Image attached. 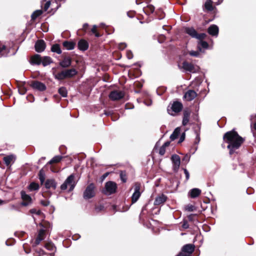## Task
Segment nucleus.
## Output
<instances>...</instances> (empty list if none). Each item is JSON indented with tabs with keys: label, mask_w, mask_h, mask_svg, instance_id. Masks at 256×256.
Segmentation results:
<instances>
[{
	"label": "nucleus",
	"mask_w": 256,
	"mask_h": 256,
	"mask_svg": "<svg viewBox=\"0 0 256 256\" xmlns=\"http://www.w3.org/2000/svg\"><path fill=\"white\" fill-rule=\"evenodd\" d=\"M224 140L228 144L227 148L230 150V154L238 149L244 141V139L234 130L226 132L224 136Z\"/></svg>",
	"instance_id": "nucleus-1"
},
{
	"label": "nucleus",
	"mask_w": 256,
	"mask_h": 256,
	"mask_svg": "<svg viewBox=\"0 0 256 256\" xmlns=\"http://www.w3.org/2000/svg\"><path fill=\"white\" fill-rule=\"evenodd\" d=\"M74 176L73 174L70 175L65 180V182L62 184L60 188L62 190H65L68 188H69V191H71L73 190L75 186V182L74 181Z\"/></svg>",
	"instance_id": "nucleus-2"
},
{
	"label": "nucleus",
	"mask_w": 256,
	"mask_h": 256,
	"mask_svg": "<svg viewBox=\"0 0 256 256\" xmlns=\"http://www.w3.org/2000/svg\"><path fill=\"white\" fill-rule=\"evenodd\" d=\"M116 188L117 185L116 183L114 182L109 181L106 183L105 188L103 190V192L106 195H110L116 192Z\"/></svg>",
	"instance_id": "nucleus-3"
},
{
	"label": "nucleus",
	"mask_w": 256,
	"mask_h": 256,
	"mask_svg": "<svg viewBox=\"0 0 256 256\" xmlns=\"http://www.w3.org/2000/svg\"><path fill=\"white\" fill-rule=\"evenodd\" d=\"M182 108V104L180 102H175L172 104L170 108H168V112L171 116H174L176 114L180 112Z\"/></svg>",
	"instance_id": "nucleus-4"
},
{
	"label": "nucleus",
	"mask_w": 256,
	"mask_h": 256,
	"mask_svg": "<svg viewBox=\"0 0 256 256\" xmlns=\"http://www.w3.org/2000/svg\"><path fill=\"white\" fill-rule=\"evenodd\" d=\"M194 250L192 244H186L183 246L182 252L177 256H191Z\"/></svg>",
	"instance_id": "nucleus-5"
},
{
	"label": "nucleus",
	"mask_w": 256,
	"mask_h": 256,
	"mask_svg": "<svg viewBox=\"0 0 256 256\" xmlns=\"http://www.w3.org/2000/svg\"><path fill=\"white\" fill-rule=\"evenodd\" d=\"M94 189V184H90L88 185L84 192V198L85 199H90L94 197L95 195Z\"/></svg>",
	"instance_id": "nucleus-6"
},
{
	"label": "nucleus",
	"mask_w": 256,
	"mask_h": 256,
	"mask_svg": "<svg viewBox=\"0 0 256 256\" xmlns=\"http://www.w3.org/2000/svg\"><path fill=\"white\" fill-rule=\"evenodd\" d=\"M140 184L138 183H136L134 185V191L132 196V203H135L139 198L140 196Z\"/></svg>",
	"instance_id": "nucleus-7"
},
{
	"label": "nucleus",
	"mask_w": 256,
	"mask_h": 256,
	"mask_svg": "<svg viewBox=\"0 0 256 256\" xmlns=\"http://www.w3.org/2000/svg\"><path fill=\"white\" fill-rule=\"evenodd\" d=\"M124 95L122 91L114 90L110 94L109 98L112 100H117L123 98Z\"/></svg>",
	"instance_id": "nucleus-8"
},
{
	"label": "nucleus",
	"mask_w": 256,
	"mask_h": 256,
	"mask_svg": "<svg viewBox=\"0 0 256 256\" xmlns=\"http://www.w3.org/2000/svg\"><path fill=\"white\" fill-rule=\"evenodd\" d=\"M182 68L190 72H196L199 70V68L197 66L190 64L188 62H184L182 64Z\"/></svg>",
	"instance_id": "nucleus-9"
},
{
	"label": "nucleus",
	"mask_w": 256,
	"mask_h": 256,
	"mask_svg": "<svg viewBox=\"0 0 256 256\" xmlns=\"http://www.w3.org/2000/svg\"><path fill=\"white\" fill-rule=\"evenodd\" d=\"M21 197L23 200L21 204L23 206H28L32 203V199L31 197L27 194L24 191L20 192Z\"/></svg>",
	"instance_id": "nucleus-10"
},
{
	"label": "nucleus",
	"mask_w": 256,
	"mask_h": 256,
	"mask_svg": "<svg viewBox=\"0 0 256 256\" xmlns=\"http://www.w3.org/2000/svg\"><path fill=\"white\" fill-rule=\"evenodd\" d=\"M171 160L173 164V169L176 172L178 170L180 164V157L177 154H173Z\"/></svg>",
	"instance_id": "nucleus-11"
},
{
	"label": "nucleus",
	"mask_w": 256,
	"mask_h": 256,
	"mask_svg": "<svg viewBox=\"0 0 256 256\" xmlns=\"http://www.w3.org/2000/svg\"><path fill=\"white\" fill-rule=\"evenodd\" d=\"M30 86L34 89L39 91H44L46 89V85L38 81L33 82Z\"/></svg>",
	"instance_id": "nucleus-12"
},
{
	"label": "nucleus",
	"mask_w": 256,
	"mask_h": 256,
	"mask_svg": "<svg viewBox=\"0 0 256 256\" xmlns=\"http://www.w3.org/2000/svg\"><path fill=\"white\" fill-rule=\"evenodd\" d=\"M46 48V44L43 40H38L35 44L36 50L38 52H43Z\"/></svg>",
	"instance_id": "nucleus-13"
},
{
	"label": "nucleus",
	"mask_w": 256,
	"mask_h": 256,
	"mask_svg": "<svg viewBox=\"0 0 256 256\" xmlns=\"http://www.w3.org/2000/svg\"><path fill=\"white\" fill-rule=\"evenodd\" d=\"M16 157L14 154H10L4 156L3 160L7 166H10L12 163H14L16 160Z\"/></svg>",
	"instance_id": "nucleus-14"
},
{
	"label": "nucleus",
	"mask_w": 256,
	"mask_h": 256,
	"mask_svg": "<svg viewBox=\"0 0 256 256\" xmlns=\"http://www.w3.org/2000/svg\"><path fill=\"white\" fill-rule=\"evenodd\" d=\"M197 96L196 92L194 90H188L187 91L184 95V98L188 101H191L193 100Z\"/></svg>",
	"instance_id": "nucleus-15"
},
{
	"label": "nucleus",
	"mask_w": 256,
	"mask_h": 256,
	"mask_svg": "<svg viewBox=\"0 0 256 256\" xmlns=\"http://www.w3.org/2000/svg\"><path fill=\"white\" fill-rule=\"evenodd\" d=\"M190 114L191 111L190 110L186 109L184 110L182 122V124L183 126H185L188 123Z\"/></svg>",
	"instance_id": "nucleus-16"
},
{
	"label": "nucleus",
	"mask_w": 256,
	"mask_h": 256,
	"mask_svg": "<svg viewBox=\"0 0 256 256\" xmlns=\"http://www.w3.org/2000/svg\"><path fill=\"white\" fill-rule=\"evenodd\" d=\"M78 46L80 50L85 51L88 48V44L84 40H80L78 44Z\"/></svg>",
	"instance_id": "nucleus-17"
},
{
	"label": "nucleus",
	"mask_w": 256,
	"mask_h": 256,
	"mask_svg": "<svg viewBox=\"0 0 256 256\" xmlns=\"http://www.w3.org/2000/svg\"><path fill=\"white\" fill-rule=\"evenodd\" d=\"M201 190L198 188L190 190L188 192L189 196L192 198L198 197L201 194Z\"/></svg>",
	"instance_id": "nucleus-18"
},
{
	"label": "nucleus",
	"mask_w": 256,
	"mask_h": 256,
	"mask_svg": "<svg viewBox=\"0 0 256 256\" xmlns=\"http://www.w3.org/2000/svg\"><path fill=\"white\" fill-rule=\"evenodd\" d=\"M208 32L212 36H217L218 33V28L216 25L210 26L208 28Z\"/></svg>",
	"instance_id": "nucleus-19"
},
{
	"label": "nucleus",
	"mask_w": 256,
	"mask_h": 256,
	"mask_svg": "<svg viewBox=\"0 0 256 256\" xmlns=\"http://www.w3.org/2000/svg\"><path fill=\"white\" fill-rule=\"evenodd\" d=\"M166 200V197L164 195L162 194L160 196H157L154 202V205H160V204H162L164 203Z\"/></svg>",
	"instance_id": "nucleus-20"
},
{
	"label": "nucleus",
	"mask_w": 256,
	"mask_h": 256,
	"mask_svg": "<svg viewBox=\"0 0 256 256\" xmlns=\"http://www.w3.org/2000/svg\"><path fill=\"white\" fill-rule=\"evenodd\" d=\"M45 186L46 188H52L54 190L56 187V184L54 180L52 179H48L46 180L45 183Z\"/></svg>",
	"instance_id": "nucleus-21"
},
{
	"label": "nucleus",
	"mask_w": 256,
	"mask_h": 256,
	"mask_svg": "<svg viewBox=\"0 0 256 256\" xmlns=\"http://www.w3.org/2000/svg\"><path fill=\"white\" fill-rule=\"evenodd\" d=\"M72 60L70 58L66 57L60 62V65L62 68H66L70 66Z\"/></svg>",
	"instance_id": "nucleus-22"
},
{
	"label": "nucleus",
	"mask_w": 256,
	"mask_h": 256,
	"mask_svg": "<svg viewBox=\"0 0 256 256\" xmlns=\"http://www.w3.org/2000/svg\"><path fill=\"white\" fill-rule=\"evenodd\" d=\"M62 44L67 50H72L74 49L76 44L73 42L64 41Z\"/></svg>",
	"instance_id": "nucleus-23"
},
{
	"label": "nucleus",
	"mask_w": 256,
	"mask_h": 256,
	"mask_svg": "<svg viewBox=\"0 0 256 256\" xmlns=\"http://www.w3.org/2000/svg\"><path fill=\"white\" fill-rule=\"evenodd\" d=\"M42 58L39 54H35L31 58V62L32 64H41Z\"/></svg>",
	"instance_id": "nucleus-24"
},
{
	"label": "nucleus",
	"mask_w": 256,
	"mask_h": 256,
	"mask_svg": "<svg viewBox=\"0 0 256 256\" xmlns=\"http://www.w3.org/2000/svg\"><path fill=\"white\" fill-rule=\"evenodd\" d=\"M185 32L186 34H188L192 38H196L197 36V32L196 30L192 28H185Z\"/></svg>",
	"instance_id": "nucleus-25"
},
{
	"label": "nucleus",
	"mask_w": 256,
	"mask_h": 256,
	"mask_svg": "<svg viewBox=\"0 0 256 256\" xmlns=\"http://www.w3.org/2000/svg\"><path fill=\"white\" fill-rule=\"evenodd\" d=\"M64 72L66 78L72 77L77 74V72L74 68L66 70Z\"/></svg>",
	"instance_id": "nucleus-26"
},
{
	"label": "nucleus",
	"mask_w": 256,
	"mask_h": 256,
	"mask_svg": "<svg viewBox=\"0 0 256 256\" xmlns=\"http://www.w3.org/2000/svg\"><path fill=\"white\" fill-rule=\"evenodd\" d=\"M180 128H176L172 134L170 136V138L172 140H174L176 139L178 135L180 134Z\"/></svg>",
	"instance_id": "nucleus-27"
},
{
	"label": "nucleus",
	"mask_w": 256,
	"mask_h": 256,
	"mask_svg": "<svg viewBox=\"0 0 256 256\" xmlns=\"http://www.w3.org/2000/svg\"><path fill=\"white\" fill-rule=\"evenodd\" d=\"M52 62V59L49 56H44L42 58L41 63L44 66H46Z\"/></svg>",
	"instance_id": "nucleus-28"
},
{
	"label": "nucleus",
	"mask_w": 256,
	"mask_h": 256,
	"mask_svg": "<svg viewBox=\"0 0 256 256\" xmlns=\"http://www.w3.org/2000/svg\"><path fill=\"white\" fill-rule=\"evenodd\" d=\"M208 46V44L207 42L200 40L198 44V48L200 52L202 51V48H207Z\"/></svg>",
	"instance_id": "nucleus-29"
},
{
	"label": "nucleus",
	"mask_w": 256,
	"mask_h": 256,
	"mask_svg": "<svg viewBox=\"0 0 256 256\" xmlns=\"http://www.w3.org/2000/svg\"><path fill=\"white\" fill-rule=\"evenodd\" d=\"M54 76L55 78L58 80H64L66 78L64 70L60 72H58V74H54Z\"/></svg>",
	"instance_id": "nucleus-30"
},
{
	"label": "nucleus",
	"mask_w": 256,
	"mask_h": 256,
	"mask_svg": "<svg viewBox=\"0 0 256 256\" xmlns=\"http://www.w3.org/2000/svg\"><path fill=\"white\" fill-rule=\"evenodd\" d=\"M39 188L38 184L33 182L28 186V188L30 191H33L38 190Z\"/></svg>",
	"instance_id": "nucleus-31"
},
{
	"label": "nucleus",
	"mask_w": 256,
	"mask_h": 256,
	"mask_svg": "<svg viewBox=\"0 0 256 256\" xmlns=\"http://www.w3.org/2000/svg\"><path fill=\"white\" fill-rule=\"evenodd\" d=\"M51 50L52 52H56L58 54H60L62 53V50H60V46L58 44L53 45L52 47Z\"/></svg>",
	"instance_id": "nucleus-32"
},
{
	"label": "nucleus",
	"mask_w": 256,
	"mask_h": 256,
	"mask_svg": "<svg viewBox=\"0 0 256 256\" xmlns=\"http://www.w3.org/2000/svg\"><path fill=\"white\" fill-rule=\"evenodd\" d=\"M62 156H54L50 161L48 162V164H52L54 163H57L62 160Z\"/></svg>",
	"instance_id": "nucleus-33"
},
{
	"label": "nucleus",
	"mask_w": 256,
	"mask_h": 256,
	"mask_svg": "<svg viewBox=\"0 0 256 256\" xmlns=\"http://www.w3.org/2000/svg\"><path fill=\"white\" fill-rule=\"evenodd\" d=\"M212 2L211 0H206L204 6L205 8L208 10L211 11L213 10Z\"/></svg>",
	"instance_id": "nucleus-34"
},
{
	"label": "nucleus",
	"mask_w": 256,
	"mask_h": 256,
	"mask_svg": "<svg viewBox=\"0 0 256 256\" xmlns=\"http://www.w3.org/2000/svg\"><path fill=\"white\" fill-rule=\"evenodd\" d=\"M58 92L63 97H66L67 96V90L64 87L60 88L58 90Z\"/></svg>",
	"instance_id": "nucleus-35"
},
{
	"label": "nucleus",
	"mask_w": 256,
	"mask_h": 256,
	"mask_svg": "<svg viewBox=\"0 0 256 256\" xmlns=\"http://www.w3.org/2000/svg\"><path fill=\"white\" fill-rule=\"evenodd\" d=\"M42 12L41 10H37L33 12L32 14V18L33 20L36 19L38 16H40L42 14Z\"/></svg>",
	"instance_id": "nucleus-36"
},
{
	"label": "nucleus",
	"mask_w": 256,
	"mask_h": 256,
	"mask_svg": "<svg viewBox=\"0 0 256 256\" xmlns=\"http://www.w3.org/2000/svg\"><path fill=\"white\" fill-rule=\"evenodd\" d=\"M39 178L42 184L45 180L44 172L42 169L40 170L39 172Z\"/></svg>",
	"instance_id": "nucleus-37"
},
{
	"label": "nucleus",
	"mask_w": 256,
	"mask_h": 256,
	"mask_svg": "<svg viewBox=\"0 0 256 256\" xmlns=\"http://www.w3.org/2000/svg\"><path fill=\"white\" fill-rule=\"evenodd\" d=\"M45 248L49 250H51V251H53L55 249V247L54 246L53 244H51V243H48L46 244V245H45Z\"/></svg>",
	"instance_id": "nucleus-38"
},
{
	"label": "nucleus",
	"mask_w": 256,
	"mask_h": 256,
	"mask_svg": "<svg viewBox=\"0 0 256 256\" xmlns=\"http://www.w3.org/2000/svg\"><path fill=\"white\" fill-rule=\"evenodd\" d=\"M144 10L146 12H153L154 10V6L150 5L146 8H145Z\"/></svg>",
	"instance_id": "nucleus-39"
},
{
	"label": "nucleus",
	"mask_w": 256,
	"mask_h": 256,
	"mask_svg": "<svg viewBox=\"0 0 256 256\" xmlns=\"http://www.w3.org/2000/svg\"><path fill=\"white\" fill-rule=\"evenodd\" d=\"M45 234V231L44 230L42 229L39 230L38 236H37L38 238H41L42 240L44 238V235Z\"/></svg>",
	"instance_id": "nucleus-40"
},
{
	"label": "nucleus",
	"mask_w": 256,
	"mask_h": 256,
	"mask_svg": "<svg viewBox=\"0 0 256 256\" xmlns=\"http://www.w3.org/2000/svg\"><path fill=\"white\" fill-rule=\"evenodd\" d=\"M189 54L191 56L198 57L200 54V52L198 51L192 50L190 52Z\"/></svg>",
	"instance_id": "nucleus-41"
},
{
	"label": "nucleus",
	"mask_w": 256,
	"mask_h": 256,
	"mask_svg": "<svg viewBox=\"0 0 256 256\" xmlns=\"http://www.w3.org/2000/svg\"><path fill=\"white\" fill-rule=\"evenodd\" d=\"M206 36V35L204 34H197L196 38H197L200 40H203L205 38Z\"/></svg>",
	"instance_id": "nucleus-42"
},
{
	"label": "nucleus",
	"mask_w": 256,
	"mask_h": 256,
	"mask_svg": "<svg viewBox=\"0 0 256 256\" xmlns=\"http://www.w3.org/2000/svg\"><path fill=\"white\" fill-rule=\"evenodd\" d=\"M120 177L121 180L123 182H126V174H125L124 172H121L120 174Z\"/></svg>",
	"instance_id": "nucleus-43"
},
{
	"label": "nucleus",
	"mask_w": 256,
	"mask_h": 256,
	"mask_svg": "<svg viewBox=\"0 0 256 256\" xmlns=\"http://www.w3.org/2000/svg\"><path fill=\"white\" fill-rule=\"evenodd\" d=\"M96 26L94 25L93 26L92 28V32L95 34L96 36L99 37L100 34L96 32Z\"/></svg>",
	"instance_id": "nucleus-44"
},
{
	"label": "nucleus",
	"mask_w": 256,
	"mask_h": 256,
	"mask_svg": "<svg viewBox=\"0 0 256 256\" xmlns=\"http://www.w3.org/2000/svg\"><path fill=\"white\" fill-rule=\"evenodd\" d=\"M166 152V148L164 146H162L159 150V154L161 156L164 155Z\"/></svg>",
	"instance_id": "nucleus-45"
},
{
	"label": "nucleus",
	"mask_w": 256,
	"mask_h": 256,
	"mask_svg": "<svg viewBox=\"0 0 256 256\" xmlns=\"http://www.w3.org/2000/svg\"><path fill=\"white\" fill-rule=\"evenodd\" d=\"M50 0L46 2L44 6V9L45 11H46L50 8Z\"/></svg>",
	"instance_id": "nucleus-46"
},
{
	"label": "nucleus",
	"mask_w": 256,
	"mask_h": 256,
	"mask_svg": "<svg viewBox=\"0 0 256 256\" xmlns=\"http://www.w3.org/2000/svg\"><path fill=\"white\" fill-rule=\"evenodd\" d=\"M184 173L186 177V180H188L189 179V178H190L189 172L186 169H184Z\"/></svg>",
	"instance_id": "nucleus-47"
},
{
	"label": "nucleus",
	"mask_w": 256,
	"mask_h": 256,
	"mask_svg": "<svg viewBox=\"0 0 256 256\" xmlns=\"http://www.w3.org/2000/svg\"><path fill=\"white\" fill-rule=\"evenodd\" d=\"M40 204L44 206H47L49 204L50 202L48 200H41Z\"/></svg>",
	"instance_id": "nucleus-48"
},
{
	"label": "nucleus",
	"mask_w": 256,
	"mask_h": 256,
	"mask_svg": "<svg viewBox=\"0 0 256 256\" xmlns=\"http://www.w3.org/2000/svg\"><path fill=\"white\" fill-rule=\"evenodd\" d=\"M126 56H127V58L128 59H131L133 57L132 54L130 51L127 52H126Z\"/></svg>",
	"instance_id": "nucleus-49"
},
{
	"label": "nucleus",
	"mask_w": 256,
	"mask_h": 256,
	"mask_svg": "<svg viewBox=\"0 0 256 256\" xmlns=\"http://www.w3.org/2000/svg\"><path fill=\"white\" fill-rule=\"evenodd\" d=\"M184 138H185V134L184 132L180 136V139L179 140V142L180 143V142H183L184 140Z\"/></svg>",
	"instance_id": "nucleus-50"
},
{
	"label": "nucleus",
	"mask_w": 256,
	"mask_h": 256,
	"mask_svg": "<svg viewBox=\"0 0 256 256\" xmlns=\"http://www.w3.org/2000/svg\"><path fill=\"white\" fill-rule=\"evenodd\" d=\"M126 47V44L124 43H122L119 46V48L120 50H124Z\"/></svg>",
	"instance_id": "nucleus-51"
},
{
	"label": "nucleus",
	"mask_w": 256,
	"mask_h": 256,
	"mask_svg": "<svg viewBox=\"0 0 256 256\" xmlns=\"http://www.w3.org/2000/svg\"><path fill=\"white\" fill-rule=\"evenodd\" d=\"M222 1L223 0H214V2L215 4L218 5L220 4L222 2Z\"/></svg>",
	"instance_id": "nucleus-52"
},
{
	"label": "nucleus",
	"mask_w": 256,
	"mask_h": 256,
	"mask_svg": "<svg viewBox=\"0 0 256 256\" xmlns=\"http://www.w3.org/2000/svg\"><path fill=\"white\" fill-rule=\"evenodd\" d=\"M42 240L41 238H36L35 242L36 244H38Z\"/></svg>",
	"instance_id": "nucleus-53"
},
{
	"label": "nucleus",
	"mask_w": 256,
	"mask_h": 256,
	"mask_svg": "<svg viewBox=\"0 0 256 256\" xmlns=\"http://www.w3.org/2000/svg\"><path fill=\"white\" fill-rule=\"evenodd\" d=\"M170 144V142H166L162 146H164V148H166L167 146H168Z\"/></svg>",
	"instance_id": "nucleus-54"
},
{
	"label": "nucleus",
	"mask_w": 256,
	"mask_h": 256,
	"mask_svg": "<svg viewBox=\"0 0 256 256\" xmlns=\"http://www.w3.org/2000/svg\"><path fill=\"white\" fill-rule=\"evenodd\" d=\"M88 24H84L83 25V26H82V29L84 30H86V29L88 28Z\"/></svg>",
	"instance_id": "nucleus-55"
},
{
	"label": "nucleus",
	"mask_w": 256,
	"mask_h": 256,
	"mask_svg": "<svg viewBox=\"0 0 256 256\" xmlns=\"http://www.w3.org/2000/svg\"><path fill=\"white\" fill-rule=\"evenodd\" d=\"M6 48V46H0V52H2L3 50Z\"/></svg>",
	"instance_id": "nucleus-56"
},
{
	"label": "nucleus",
	"mask_w": 256,
	"mask_h": 256,
	"mask_svg": "<svg viewBox=\"0 0 256 256\" xmlns=\"http://www.w3.org/2000/svg\"><path fill=\"white\" fill-rule=\"evenodd\" d=\"M187 209L188 211H192L193 210V206H190Z\"/></svg>",
	"instance_id": "nucleus-57"
},
{
	"label": "nucleus",
	"mask_w": 256,
	"mask_h": 256,
	"mask_svg": "<svg viewBox=\"0 0 256 256\" xmlns=\"http://www.w3.org/2000/svg\"><path fill=\"white\" fill-rule=\"evenodd\" d=\"M32 214H36V209H32L30 210Z\"/></svg>",
	"instance_id": "nucleus-58"
},
{
	"label": "nucleus",
	"mask_w": 256,
	"mask_h": 256,
	"mask_svg": "<svg viewBox=\"0 0 256 256\" xmlns=\"http://www.w3.org/2000/svg\"><path fill=\"white\" fill-rule=\"evenodd\" d=\"M183 228H188V224L186 222V223H184V224H183Z\"/></svg>",
	"instance_id": "nucleus-59"
},
{
	"label": "nucleus",
	"mask_w": 256,
	"mask_h": 256,
	"mask_svg": "<svg viewBox=\"0 0 256 256\" xmlns=\"http://www.w3.org/2000/svg\"><path fill=\"white\" fill-rule=\"evenodd\" d=\"M41 214V212L40 210H36V214L38 215H40Z\"/></svg>",
	"instance_id": "nucleus-60"
},
{
	"label": "nucleus",
	"mask_w": 256,
	"mask_h": 256,
	"mask_svg": "<svg viewBox=\"0 0 256 256\" xmlns=\"http://www.w3.org/2000/svg\"><path fill=\"white\" fill-rule=\"evenodd\" d=\"M11 208L12 209H14L15 208V206L14 205H12L11 206Z\"/></svg>",
	"instance_id": "nucleus-61"
},
{
	"label": "nucleus",
	"mask_w": 256,
	"mask_h": 256,
	"mask_svg": "<svg viewBox=\"0 0 256 256\" xmlns=\"http://www.w3.org/2000/svg\"><path fill=\"white\" fill-rule=\"evenodd\" d=\"M4 203V201L2 200H0V204H2Z\"/></svg>",
	"instance_id": "nucleus-62"
},
{
	"label": "nucleus",
	"mask_w": 256,
	"mask_h": 256,
	"mask_svg": "<svg viewBox=\"0 0 256 256\" xmlns=\"http://www.w3.org/2000/svg\"><path fill=\"white\" fill-rule=\"evenodd\" d=\"M254 128H255V130H256V122L254 124Z\"/></svg>",
	"instance_id": "nucleus-63"
},
{
	"label": "nucleus",
	"mask_w": 256,
	"mask_h": 256,
	"mask_svg": "<svg viewBox=\"0 0 256 256\" xmlns=\"http://www.w3.org/2000/svg\"><path fill=\"white\" fill-rule=\"evenodd\" d=\"M108 174H106L104 176V178H106V177L108 176Z\"/></svg>",
	"instance_id": "nucleus-64"
}]
</instances>
